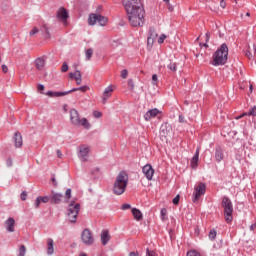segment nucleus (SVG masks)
<instances>
[{
    "label": "nucleus",
    "instance_id": "e2e57ef3",
    "mask_svg": "<svg viewBox=\"0 0 256 256\" xmlns=\"http://www.w3.org/2000/svg\"><path fill=\"white\" fill-rule=\"evenodd\" d=\"M107 99H109V97L103 96L102 98V103L105 105V103H107Z\"/></svg>",
    "mask_w": 256,
    "mask_h": 256
},
{
    "label": "nucleus",
    "instance_id": "4d7b16f0",
    "mask_svg": "<svg viewBox=\"0 0 256 256\" xmlns=\"http://www.w3.org/2000/svg\"><path fill=\"white\" fill-rule=\"evenodd\" d=\"M179 123H185V116L179 115Z\"/></svg>",
    "mask_w": 256,
    "mask_h": 256
},
{
    "label": "nucleus",
    "instance_id": "864d4df0",
    "mask_svg": "<svg viewBox=\"0 0 256 256\" xmlns=\"http://www.w3.org/2000/svg\"><path fill=\"white\" fill-rule=\"evenodd\" d=\"M243 117H247V112L242 113L241 115L237 116L236 119H243Z\"/></svg>",
    "mask_w": 256,
    "mask_h": 256
},
{
    "label": "nucleus",
    "instance_id": "b1692460",
    "mask_svg": "<svg viewBox=\"0 0 256 256\" xmlns=\"http://www.w3.org/2000/svg\"><path fill=\"white\" fill-rule=\"evenodd\" d=\"M99 14H90L88 18L89 25H95L97 23V18Z\"/></svg>",
    "mask_w": 256,
    "mask_h": 256
},
{
    "label": "nucleus",
    "instance_id": "e433bc0d",
    "mask_svg": "<svg viewBox=\"0 0 256 256\" xmlns=\"http://www.w3.org/2000/svg\"><path fill=\"white\" fill-rule=\"evenodd\" d=\"M248 116L256 117V106L252 107L249 112H247Z\"/></svg>",
    "mask_w": 256,
    "mask_h": 256
},
{
    "label": "nucleus",
    "instance_id": "393cba45",
    "mask_svg": "<svg viewBox=\"0 0 256 256\" xmlns=\"http://www.w3.org/2000/svg\"><path fill=\"white\" fill-rule=\"evenodd\" d=\"M97 23H99L101 27H105V25L107 24V18L104 16H101V14H98Z\"/></svg>",
    "mask_w": 256,
    "mask_h": 256
},
{
    "label": "nucleus",
    "instance_id": "cd10ccee",
    "mask_svg": "<svg viewBox=\"0 0 256 256\" xmlns=\"http://www.w3.org/2000/svg\"><path fill=\"white\" fill-rule=\"evenodd\" d=\"M26 253H27V248L25 247V245H21L19 247L18 255L17 256H25Z\"/></svg>",
    "mask_w": 256,
    "mask_h": 256
},
{
    "label": "nucleus",
    "instance_id": "a878e982",
    "mask_svg": "<svg viewBox=\"0 0 256 256\" xmlns=\"http://www.w3.org/2000/svg\"><path fill=\"white\" fill-rule=\"evenodd\" d=\"M87 89H89L88 86H81L78 88H73L71 90L66 91V93H75V91H82L83 93H85V91H87Z\"/></svg>",
    "mask_w": 256,
    "mask_h": 256
},
{
    "label": "nucleus",
    "instance_id": "f3484780",
    "mask_svg": "<svg viewBox=\"0 0 256 256\" xmlns=\"http://www.w3.org/2000/svg\"><path fill=\"white\" fill-rule=\"evenodd\" d=\"M111 241V235H109V230H103L101 233V243L102 245H107Z\"/></svg>",
    "mask_w": 256,
    "mask_h": 256
},
{
    "label": "nucleus",
    "instance_id": "7c9ffc66",
    "mask_svg": "<svg viewBox=\"0 0 256 256\" xmlns=\"http://www.w3.org/2000/svg\"><path fill=\"white\" fill-rule=\"evenodd\" d=\"M71 199V188H68L65 192V200L64 203H69V200Z\"/></svg>",
    "mask_w": 256,
    "mask_h": 256
},
{
    "label": "nucleus",
    "instance_id": "72a5a7b5",
    "mask_svg": "<svg viewBox=\"0 0 256 256\" xmlns=\"http://www.w3.org/2000/svg\"><path fill=\"white\" fill-rule=\"evenodd\" d=\"M40 197V201L42 203H49V201L51 202V195L49 196H39Z\"/></svg>",
    "mask_w": 256,
    "mask_h": 256
},
{
    "label": "nucleus",
    "instance_id": "bf43d9fd",
    "mask_svg": "<svg viewBox=\"0 0 256 256\" xmlns=\"http://www.w3.org/2000/svg\"><path fill=\"white\" fill-rule=\"evenodd\" d=\"M44 31H45L47 37H51V34L49 33V28H47L46 26H44Z\"/></svg>",
    "mask_w": 256,
    "mask_h": 256
},
{
    "label": "nucleus",
    "instance_id": "39448f33",
    "mask_svg": "<svg viewBox=\"0 0 256 256\" xmlns=\"http://www.w3.org/2000/svg\"><path fill=\"white\" fill-rule=\"evenodd\" d=\"M222 207L224 209V219L226 223H233V202H231L229 197H223Z\"/></svg>",
    "mask_w": 256,
    "mask_h": 256
},
{
    "label": "nucleus",
    "instance_id": "0e129e2a",
    "mask_svg": "<svg viewBox=\"0 0 256 256\" xmlns=\"http://www.w3.org/2000/svg\"><path fill=\"white\" fill-rule=\"evenodd\" d=\"M129 256H139V253H137V252H130Z\"/></svg>",
    "mask_w": 256,
    "mask_h": 256
},
{
    "label": "nucleus",
    "instance_id": "4c0bfd02",
    "mask_svg": "<svg viewBox=\"0 0 256 256\" xmlns=\"http://www.w3.org/2000/svg\"><path fill=\"white\" fill-rule=\"evenodd\" d=\"M41 198L38 196L37 198H36V200H35V202H34V207L36 208V209H39V207H41Z\"/></svg>",
    "mask_w": 256,
    "mask_h": 256
},
{
    "label": "nucleus",
    "instance_id": "f8f14e48",
    "mask_svg": "<svg viewBox=\"0 0 256 256\" xmlns=\"http://www.w3.org/2000/svg\"><path fill=\"white\" fill-rule=\"evenodd\" d=\"M57 18L60 19L63 23H67V19H69V12H67V9L60 8L57 11Z\"/></svg>",
    "mask_w": 256,
    "mask_h": 256
},
{
    "label": "nucleus",
    "instance_id": "c85d7f7f",
    "mask_svg": "<svg viewBox=\"0 0 256 256\" xmlns=\"http://www.w3.org/2000/svg\"><path fill=\"white\" fill-rule=\"evenodd\" d=\"M86 61H91V58L93 57V49L89 48L86 50Z\"/></svg>",
    "mask_w": 256,
    "mask_h": 256
},
{
    "label": "nucleus",
    "instance_id": "37998d69",
    "mask_svg": "<svg viewBox=\"0 0 256 256\" xmlns=\"http://www.w3.org/2000/svg\"><path fill=\"white\" fill-rule=\"evenodd\" d=\"M160 130H161V133H163V135H167V124H163Z\"/></svg>",
    "mask_w": 256,
    "mask_h": 256
},
{
    "label": "nucleus",
    "instance_id": "49530a36",
    "mask_svg": "<svg viewBox=\"0 0 256 256\" xmlns=\"http://www.w3.org/2000/svg\"><path fill=\"white\" fill-rule=\"evenodd\" d=\"M37 33H39V29L37 27H34L31 31H30V35H37Z\"/></svg>",
    "mask_w": 256,
    "mask_h": 256
},
{
    "label": "nucleus",
    "instance_id": "473e14b6",
    "mask_svg": "<svg viewBox=\"0 0 256 256\" xmlns=\"http://www.w3.org/2000/svg\"><path fill=\"white\" fill-rule=\"evenodd\" d=\"M167 68H168L170 71H173V73H175V71H177V64L171 62L170 64L167 65Z\"/></svg>",
    "mask_w": 256,
    "mask_h": 256
},
{
    "label": "nucleus",
    "instance_id": "2eb2a0df",
    "mask_svg": "<svg viewBox=\"0 0 256 256\" xmlns=\"http://www.w3.org/2000/svg\"><path fill=\"white\" fill-rule=\"evenodd\" d=\"M14 143H15V147L16 148H20V147H23V136L21 135V133L19 132H16L14 134Z\"/></svg>",
    "mask_w": 256,
    "mask_h": 256
},
{
    "label": "nucleus",
    "instance_id": "5fc2aeb1",
    "mask_svg": "<svg viewBox=\"0 0 256 256\" xmlns=\"http://www.w3.org/2000/svg\"><path fill=\"white\" fill-rule=\"evenodd\" d=\"M2 71L3 73H7V71H9V68L7 67V65L5 64L2 65Z\"/></svg>",
    "mask_w": 256,
    "mask_h": 256
},
{
    "label": "nucleus",
    "instance_id": "13d9d810",
    "mask_svg": "<svg viewBox=\"0 0 256 256\" xmlns=\"http://www.w3.org/2000/svg\"><path fill=\"white\" fill-rule=\"evenodd\" d=\"M226 6H227V4L225 3V0H221L220 7H222V9H225Z\"/></svg>",
    "mask_w": 256,
    "mask_h": 256
},
{
    "label": "nucleus",
    "instance_id": "9d476101",
    "mask_svg": "<svg viewBox=\"0 0 256 256\" xmlns=\"http://www.w3.org/2000/svg\"><path fill=\"white\" fill-rule=\"evenodd\" d=\"M142 173H143L144 177H146V179H148V181H151V179H153V175L155 174V170H153V166H151V164H146L142 168Z\"/></svg>",
    "mask_w": 256,
    "mask_h": 256
},
{
    "label": "nucleus",
    "instance_id": "412c9836",
    "mask_svg": "<svg viewBox=\"0 0 256 256\" xmlns=\"http://www.w3.org/2000/svg\"><path fill=\"white\" fill-rule=\"evenodd\" d=\"M132 215L136 221H141L143 219V213L137 208H132Z\"/></svg>",
    "mask_w": 256,
    "mask_h": 256
},
{
    "label": "nucleus",
    "instance_id": "a18cd8bd",
    "mask_svg": "<svg viewBox=\"0 0 256 256\" xmlns=\"http://www.w3.org/2000/svg\"><path fill=\"white\" fill-rule=\"evenodd\" d=\"M181 199V197L179 196V195H177L173 200H172V202H173V204L174 205H179V200Z\"/></svg>",
    "mask_w": 256,
    "mask_h": 256
},
{
    "label": "nucleus",
    "instance_id": "aec40b11",
    "mask_svg": "<svg viewBox=\"0 0 256 256\" xmlns=\"http://www.w3.org/2000/svg\"><path fill=\"white\" fill-rule=\"evenodd\" d=\"M199 163V149L196 150L194 156L191 159V167L195 169Z\"/></svg>",
    "mask_w": 256,
    "mask_h": 256
},
{
    "label": "nucleus",
    "instance_id": "20e7f679",
    "mask_svg": "<svg viewBox=\"0 0 256 256\" xmlns=\"http://www.w3.org/2000/svg\"><path fill=\"white\" fill-rule=\"evenodd\" d=\"M70 121L72 125H75L76 127H84V129H91V124H89V121L87 118H80L79 112L76 109L70 110Z\"/></svg>",
    "mask_w": 256,
    "mask_h": 256
},
{
    "label": "nucleus",
    "instance_id": "6e6552de",
    "mask_svg": "<svg viewBox=\"0 0 256 256\" xmlns=\"http://www.w3.org/2000/svg\"><path fill=\"white\" fill-rule=\"evenodd\" d=\"M81 240L84 243V245H93V243L95 242L93 234H91V231L89 229L83 230L81 234Z\"/></svg>",
    "mask_w": 256,
    "mask_h": 256
},
{
    "label": "nucleus",
    "instance_id": "69168bd1",
    "mask_svg": "<svg viewBox=\"0 0 256 256\" xmlns=\"http://www.w3.org/2000/svg\"><path fill=\"white\" fill-rule=\"evenodd\" d=\"M246 57H252L251 51H246Z\"/></svg>",
    "mask_w": 256,
    "mask_h": 256
},
{
    "label": "nucleus",
    "instance_id": "338daca9",
    "mask_svg": "<svg viewBox=\"0 0 256 256\" xmlns=\"http://www.w3.org/2000/svg\"><path fill=\"white\" fill-rule=\"evenodd\" d=\"M57 155L59 158H61L63 156V154L61 153V150H57Z\"/></svg>",
    "mask_w": 256,
    "mask_h": 256
},
{
    "label": "nucleus",
    "instance_id": "a211bd4d",
    "mask_svg": "<svg viewBox=\"0 0 256 256\" xmlns=\"http://www.w3.org/2000/svg\"><path fill=\"white\" fill-rule=\"evenodd\" d=\"M225 155L223 154V149L218 146L215 149V159L217 161V163H221V161H223Z\"/></svg>",
    "mask_w": 256,
    "mask_h": 256
},
{
    "label": "nucleus",
    "instance_id": "58836bf2",
    "mask_svg": "<svg viewBox=\"0 0 256 256\" xmlns=\"http://www.w3.org/2000/svg\"><path fill=\"white\" fill-rule=\"evenodd\" d=\"M155 39L156 38H151V37L148 36L147 45H148V47H150V49H151V47H153V43H155Z\"/></svg>",
    "mask_w": 256,
    "mask_h": 256
},
{
    "label": "nucleus",
    "instance_id": "603ef678",
    "mask_svg": "<svg viewBox=\"0 0 256 256\" xmlns=\"http://www.w3.org/2000/svg\"><path fill=\"white\" fill-rule=\"evenodd\" d=\"M152 82H153V85H157V74H154L152 76Z\"/></svg>",
    "mask_w": 256,
    "mask_h": 256
},
{
    "label": "nucleus",
    "instance_id": "0eeeda50",
    "mask_svg": "<svg viewBox=\"0 0 256 256\" xmlns=\"http://www.w3.org/2000/svg\"><path fill=\"white\" fill-rule=\"evenodd\" d=\"M207 189V186L205 183H199L195 188L193 192V202L199 201L201 199V195H205V191Z\"/></svg>",
    "mask_w": 256,
    "mask_h": 256
},
{
    "label": "nucleus",
    "instance_id": "a19ab883",
    "mask_svg": "<svg viewBox=\"0 0 256 256\" xmlns=\"http://www.w3.org/2000/svg\"><path fill=\"white\" fill-rule=\"evenodd\" d=\"M128 75H129V71H127V69H124V70L121 71L122 79H127Z\"/></svg>",
    "mask_w": 256,
    "mask_h": 256
},
{
    "label": "nucleus",
    "instance_id": "f257e3e1",
    "mask_svg": "<svg viewBox=\"0 0 256 256\" xmlns=\"http://www.w3.org/2000/svg\"><path fill=\"white\" fill-rule=\"evenodd\" d=\"M123 5L131 27L145 25V8L141 0H123Z\"/></svg>",
    "mask_w": 256,
    "mask_h": 256
},
{
    "label": "nucleus",
    "instance_id": "052dcab7",
    "mask_svg": "<svg viewBox=\"0 0 256 256\" xmlns=\"http://www.w3.org/2000/svg\"><path fill=\"white\" fill-rule=\"evenodd\" d=\"M38 91H45V86L43 84H39Z\"/></svg>",
    "mask_w": 256,
    "mask_h": 256
},
{
    "label": "nucleus",
    "instance_id": "6ab92c4d",
    "mask_svg": "<svg viewBox=\"0 0 256 256\" xmlns=\"http://www.w3.org/2000/svg\"><path fill=\"white\" fill-rule=\"evenodd\" d=\"M44 95H47L48 97H65V95H69V92H53V91H47L44 93Z\"/></svg>",
    "mask_w": 256,
    "mask_h": 256
},
{
    "label": "nucleus",
    "instance_id": "6e6d98bb",
    "mask_svg": "<svg viewBox=\"0 0 256 256\" xmlns=\"http://www.w3.org/2000/svg\"><path fill=\"white\" fill-rule=\"evenodd\" d=\"M205 41H206V43H209V39H211V35L209 34V32H207L206 34H205Z\"/></svg>",
    "mask_w": 256,
    "mask_h": 256
},
{
    "label": "nucleus",
    "instance_id": "09e8293b",
    "mask_svg": "<svg viewBox=\"0 0 256 256\" xmlns=\"http://www.w3.org/2000/svg\"><path fill=\"white\" fill-rule=\"evenodd\" d=\"M6 165H7V167H13V160L11 158H8L6 160Z\"/></svg>",
    "mask_w": 256,
    "mask_h": 256
},
{
    "label": "nucleus",
    "instance_id": "774afa93",
    "mask_svg": "<svg viewBox=\"0 0 256 256\" xmlns=\"http://www.w3.org/2000/svg\"><path fill=\"white\" fill-rule=\"evenodd\" d=\"M165 213H167V210L166 209H162L161 210V215H165Z\"/></svg>",
    "mask_w": 256,
    "mask_h": 256
},
{
    "label": "nucleus",
    "instance_id": "bb28decb",
    "mask_svg": "<svg viewBox=\"0 0 256 256\" xmlns=\"http://www.w3.org/2000/svg\"><path fill=\"white\" fill-rule=\"evenodd\" d=\"M113 93V87L108 86L105 88L103 92V97H111V94Z\"/></svg>",
    "mask_w": 256,
    "mask_h": 256
},
{
    "label": "nucleus",
    "instance_id": "7ed1b4c3",
    "mask_svg": "<svg viewBox=\"0 0 256 256\" xmlns=\"http://www.w3.org/2000/svg\"><path fill=\"white\" fill-rule=\"evenodd\" d=\"M229 57V47L226 43L221 44V46L213 54L214 67H219V65H225Z\"/></svg>",
    "mask_w": 256,
    "mask_h": 256
},
{
    "label": "nucleus",
    "instance_id": "ddd939ff",
    "mask_svg": "<svg viewBox=\"0 0 256 256\" xmlns=\"http://www.w3.org/2000/svg\"><path fill=\"white\" fill-rule=\"evenodd\" d=\"M158 113H161V111H159V109H157V108H153V109L148 110L144 114L145 121H149L150 119H153V118L157 117Z\"/></svg>",
    "mask_w": 256,
    "mask_h": 256
},
{
    "label": "nucleus",
    "instance_id": "1a4fd4ad",
    "mask_svg": "<svg viewBox=\"0 0 256 256\" xmlns=\"http://www.w3.org/2000/svg\"><path fill=\"white\" fill-rule=\"evenodd\" d=\"M63 199H64V196L61 193L52 191V193L50 194V203L52 205H59V203L63 202Z\"/></svg>",
    "mask_w": 256,
    "mask_h": 256
},
{
    "label": "nucleus",
    "instance_id": "dca6fc26",
    "mask_svg": "<svg viewBox=\"0 0 256 256\" xmlns=\"http://www.w3.org/2000/svg\"><path fill=\"white\" fill-rule=\"evenodd\" d=\"M71 79H75L76 81V85H81L82 83V75H81V71L76 70L75 73L71 72L69 74Z\"/></svg>",
    "mask_w": 256,
    "mask_h": 256
},
{
    "label": "nucleus",
    "instance_id": "4be33fe9",
    "mask_svg": "<svg viewBox=\"0 0 256 256\" xmlns=\"http://www.w3.org/2000/svg\"><path fill=\"white\" fill-rule=\"evenodd\" d=\"M54 242L53 239L49 238L47 240V255H53L55 253V249L53 248Z\"/></svg>",
    "mask_w": 256,
    "mask_h": 256
},
{
    "label": "nucleus",
    "instance_id": "5701e85b",
    "mask_svg": "<svg viewBox=\"0 0 256 256\" xmlns=\"http://www.w3.org/2000/svg\"><path fill=\"white\" fill-rule=\"evenodd\" d=\"M35 65H36V69H39V71H41V69H43V67H45V59L37 58L35 60Z\"/></svg>",
    "mask_w": 256,
    "mask_h": 256
},
{
    "label": "nucleus",
    "instance_id": "9b49d317",
    "mask_svg": "<svg viewBox=\"0 0 256 256\" xmlns=\"http://www.w3.org/2000/svg\"><path fill=\"white\" fill-rule=\"evenodd\" d=\"M78 157L80 161H87V157H89V147L86 146H80Z\"/></svg>",
    "mask_w": 256,
    "mask_h": 256
},
{
    "label": "nucleus",
    "instance_id": "2f4dec72",
    "mask_svg": "<svg viewBox=\"0 0 256 256\" xmlns=\"http://www.w3.org/2000/svg\"><path fill=\"white\" fill-rule=\"evenodd\" d=\"M148 37H151L153 39H157V32L155 31V28L151 27L149 29V36Z\"/></svg>",
    "mask_w": 256,
    "mask_h": 256
},
{
    "label": "nucleus",
    "instance_id": "f704fd0d",
    "mask_svg": "<svg viewBox=\"0 0 256 256\" xmlns=\"http://www.w3.org/2000/svg\"><path fill=\"white\" fill-rule=\"evenodd\" d=\"M166 39H167V35L161 34L160 37L158 38V44L163 45V43H165Z\"/></svg>",
    "mask_w": 256,
    "mask_h": 256
},
{
    "label": "nucleus",
    "instance_id": "c756f323",
    "mask_svg": "<svg viewBox=\"0 0 256 256\" xmlns=\"http://www.w3.org/2000/svg\"><path fill=\"white\" fill-rule=\"evenodd\" d=\"M208 237L210 241H214V239L217 237V231L215 229L210 230Z\"/></svg>",
    "mask_w": 256,
    "mask_h": 256
},
{
    "label": "nucleus",
    "instance_id": "79ce46f5",
    "mask_svg": "<svg viewBox=\"0 0 256 256\" xmlns=\"http://www.w3.org/2000/svg\"><path fill=\"white\" fill-rule=\"evenodd\" d=\"M146 255H147V256H157V254L155 253V251L149 250V248L146 249Z\"/></svg>",
    "mask_w": 256,
    "mask_h": 256
},
{
    "label": "nucleus",
    "instance_id": "680f3d73",
    "mask_svg": "<svg viewBox=\"0 0 256 256\" xmlns=\"http://www.w3.org/2000/svg\"><path fill=\"white\" fill-rule=\"evenodd\" d=\"M256 229V222L250 226V231H255Z\"/></svg>",
    "mask_w": 256,
    "mask_h": 256
},
{
    "label": "nucleus",
    "instance_id": "ea45409f",
    "mask_svg": "<svg viewBox=\"0 0 256 256\" xmlns=\"http://www.w3.org/2000/svg\"><path fill=\"white\" fill-rule=\"evenodd\" d=\"M61 71L62 73H67V71H69V65L67 64V62H64L62 64Z\"/></svg>",
    "mask_w": 256,
    "mask_h": 256
},
{
    "label": "nucleus",
    "instance_id": "8fccbe9b",
    "mask_svg": "<svg viewBox=\"0 0 256 256\" xmlns=\"http://www.w3.org/2000/svg\"><path fill=\"white\" fill-rule=\"evenodd\" d=\"M127 209H131V204H123L122 205V210L127 211Z\"/></svg>",
    "mask_w": 256,
    "mask_h": 256
},
{
    "label": "nucleus",
    "instance_id": "3c124183",
    "mask_svg": "<svg viewBox=\"0 0 256 256\" xmlns=\"http://www.w3.org/2000/svg\"><path fill=\"white\" fill-rule=\"evenodd\" d=\"M51 181L54 186H57V179L55 178V174H52Z\"/></svg>",
    "mask_w": 256,
    "mask_h": 256
},
{
    "label": "nucleus",
    "instance_id": "c03bdc74",
    "mask_svg": "<svg viewBox=\"0 0 256 256\" xmlns=\"http://www.w3.org/2000/svg\"><path fill=\"white\" fill-rule=\"evenodd\" d=\"M22 201H27V191H23L20 195Z\"/></svg>",
    "mask_w": 256,
    "mask_h": 256
},
{
    "label": "nucleus",
    "instance_id": "4468645a",
    "mask_svg": "<svg viewBox=\"0 0 256 256\" xmlns=\"http://www.w3.org/2000/svg\"><path fill=\"white\" fill-rule=\"evenodd\" d=\"M5 227H6V231H8V233H15V219L14 218H8L5 221Z\"/></svg>",
    "mask_w": 256,
    "mask_h": 256
},
{
    "label": "nucleus",
    "instance_id": "c9c22d12",
    "mask_svg": "<svg viewBox=\"0 0 256 256\" xmlns=\"http://www.w3.org/2000/svg\"><path fill=\"white\" fill-rule=\"evenodd\" d=\"M186 256H201V253L197 252V250H190L187 252Z\"/></svg>",
    "mask_w": 256,
    "mask_h": 256
},
{
    "label": "nucleus",
    "instance_id": "f03ea898",
    "mask_svg": "<svg viewBox=\"0 0 256 256\" xmlns=\"http://www.w3.org/2000/svg\"><path fill=\"white\" fill-rule=\"evenodd\" d=\"M127 185H129V175L125 171L119 172L113 184L114 195H123L127 191Z\"/></svg>",
    "mask_w": 256,
    "mask_h": 256
},
{
    "label": "nucleus",
    "instance_id": "de8ad7c7",
    "mask_svg": "<svg viewBox=\"0 0 256 256\" xmlns=\"http://www.w3.org/2000/svg\"><path fill=\"white\" fill-rule=\"evenodd\" d=\"M93 115H94V117H95L96 119H99L103 114H102L101 112H99V111H94V112H93Z\"/></svg>",
    "mask_w": 256,
    "mask_h": 256
},
{
    "label": "nucleus",
    "instance_id": "423d86ee",
    "mask_svg": "<svg viewBox=\"0 0 256 256\" xmlns=\"http://www.w3.org/2000/svg\"><path fill=\"white\" fill-rule=\"evenodd\" d=\"M79 211H81V204L75 203V201L70 202L67 209V219L69 223H77Z\"/></svg>",
    "mask_w": 256,
    "mask_h": 256
}]
</instances>
